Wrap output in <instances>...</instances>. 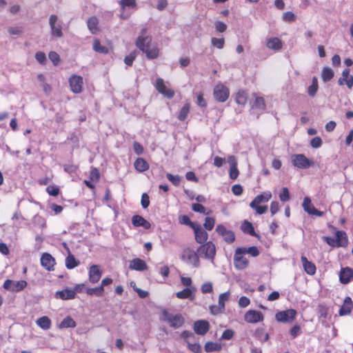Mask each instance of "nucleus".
Wrapping results in <instances>:
<instances>
[{
    "instance_id": "41",
    "label": "nucleus",
    "mask_w": 353,
    "mask_h": 353,
    "mask_svg": "<svg viewBox=\"0 0 353 353\" xmlns=\"http://www.w3.org/2000/svg\"><path fill=\"white\" fill-rule=\"evenodd\" d=\"M86 293L90 296L96 295L97 296H102L104 293V288L100 286L94 288H88Z\"/></svg>"
},
{
    "instance_id": "12",
    "label": "nucleus",
    "mask_w": 353,
    "mask_h": 353,
    "mask_svg": "<svg viewBox=\"0 0 353 353\" xmlns=\"http://www.w3.org/2000/svg\"><path fill=\"white\" fill-rule=\"evenodd\" d=\"M155 87L159 92L163 94L168 99H172L174 95V92L172 90L168 88L165 86L163 80L161 78H158L157 79Z\"/></svg>"
},
{
    "instance_id": "35",
    "label": "nucleus",
    "mask_w": 353,
    "mask_h": 353,
    "mask_svg": "<svg viewBox=\"0 0 353 353\" xmlns=\"http://www.w3.org/2000/svg\"><path fill=\"white\" fill-rule=\"evenodd\" d=\"M204 349L206 352H212L220 351L222 349V346L218 343L208 341L205 344Z\"/></svg>"
},
{
    "instance_id": "25",
    "label": "nucleus",
    "mask_w": 353,
    "mask_h": 353,
    "mask_svg": "<svg viewBox=\"0 0 353 353\" xmlns=\"http://www.w3.org/2000/svg\"><path fill=\"white\" fill-rule=\"evenodd\" d=\"M132 223L134 227H143L145 229H149L151 224L140 215H134L132 218Z\"/></svg>"
},
{
    "instance_id": "36",
    "label": "nucleus",
    "mask_w": 353,
    "mask_h": 353,
    "mask_svg": "<svg viewBox=\"0 0 353 353\" xmlns=\"http://www.w3.org/2000/svg\"><path fill=\"white\" fill-rule=\"evenodd\" d=\"M334 77V71L329 67H325L322 70L321 78L324 82L330 81Z\"/></svg>"
},
{
    "instance_id": "32",
    "label": "nucleus",
    "mask_w": 353,
    "mask_h": 353,
    "mask_svg": "<svg viewBox=\"0 0 353 353\" xmlns=\"http://www.w3.org/2000/svg\"><path fill=\"white\" fill-rule=\"evenodd\" d=\"M248 93L243 90H239L236 94V102L239 104L244 105L248 101Z\"/></svg>"
},
{
    "instance_id": "54",
    "label": "nucleus",
    "mask_w": 353,
    "mask_h": 353,
    "mask_svg": "<svg viewBox=\"0 0 353 353\" xmlns=\"http://www.w3.org/2000/svg\"><path fill=\"white\" fill-rule=\"evenodd\" d=\"M192 209L194 212H199L204 214H208V212H206L205 208L199 203H193L192 205Z\"/></svg>"
},
{
    "instance_id": "55",
    "label": "nucleus",
    "mask_w": 353,
    "mask_h": 353,
    "mask_svg": "<svg viewBox=\"0 0 353 353\" xmlns=\"http://www.w3.org/2000/svg\"><path fill=\"white\" fill-rule=\"evenodd\" d=\"M179 222L181 224L190 225L192 228L196 225V223H192L190 218L186 215L181 216L179 219Z\"/></svg>"
},
{
    "instance_id": "47",
    "label": "nucleus",
    "mask_w": 353,
    "mask_h": 353,
    "mask_svg": "<svg viewBox=\"0 0 353 353\" xmlns=\"http://www.w3.org/2000/svg\"><path fill=\"white\" fill-rule=\"evenodd\" d=\"M167 179L175 186H178L181 182V177L179 175H172L170 173L166 174Z\"/></svg>"
},
{
    "instance_id": "17",
    "label": "nucleus",
    "mask_w": 353,
    "mask_h": 353,
    "mask_svg": "<svg viewBox=\"0 0 353 353\" xmlns=\"http://www.w3.org/2000/svg\"><path fill=\"white\" fill-rule=\"evenodd\" d=\"M71 90L74 93H80L82 90L83 79L80 76L72 75L69 79Z\"/></svg>"
},
{
    "instance_id": "19",
    "label": "nucleus",
    "mask_w": 353,
    "mask_h": 353,
    "mask_svg": "<svg viewBox=\"0 0 353 353\" xmlns=\"http://www.w3.org/2000/svg\"><path fill=\"white\" fill-rule=\"evenodd\" d=\"M272 196V193L270 191L264 192L254 198V199L250 203V207L254 208L256 205L268 202L271 199Z\"/></svg>"
},
{
    "instance_id": "20",
    "label": "nucleus",
    "mask_w": 353,
    "mask_h": 353,
    "mask_svg": "<svg viewBox=\"0 0 353 353\" xmlns=\"http://www.w3.org/2000/svg\"><path fill=\"white\" fill-rule=\"evenodd\" d=\"M195 291L196 288L194 287L185 288L183 290L176 292V296L180 299H189L193 301L195 297Z\"/></svg>"
},
{
    "instance_id": "30",
    "label": "nucleus",
    "mask_w": 353,
    "mask_h": 353,
    "mask_svg": "<svg viewBox=\"0 0 353 353\" xmlns=\"http://www.w3.org/2000/svg\"><path fill=\"white\" fill-rule=\"evenodd\" d=\"M253 97L255 99L252 103V108L253 109H258L262 112L264 111L266 108L264 99L261 97H257L255 94H253Z\"/></svg>"
},
{
    "instance_id": "4",
    "label": "nucleus",
    "mask_w": 353,
    "mask_h": 353,
    "mask_svg": "<svg viewBox=\"0 0 353 353\" xmlns=\"http://www.w3.org/2000/svg\"><path fill=\"white\" fill-rule=\"evenodd\" d=\"M197 253L199 257L203 256L207 259L213 260L216 254L215 245L212 242L208 241L197 249Z\"/></svg>"
},
{
    "instance_id": "59",
    "label": "nucleus",
    "mask_w": 353,
    "mask_h": 353,
    "mask_svg": "<svg viewBox=\"0 0 353 353\" xmlns=\"http://www.w3.org/2000/svg\"><path fill=\"white\" fill-rule=\"evenodd\" d=\"M290 333L293 339L301 334V327L299 325H294L290 330Z\"/></svg>"
},
{
    "instance_id": "28",
    "label": "nucleus",
    "mask_w": 353,
    "mask_h": 353,
    "mask_svg": "<svg viewBox=\"0 0 353 353\" xmlns=\"http://www.w3.org/2000/svg\"><path fill=\"white\" fill-rule=\"evenodd\" d=\"M340 281L342 283L346 284L350 281L353 276V270L350 268H343L340 272Z\"/></svg>"
},
{
    "instance_id": "29",
    "label": "nucleus",
    "mask_w": 353,
    "mask_h": 353,
    "mask_svg": "<svg viewBox=\"0 0 353 353\" xmlns=\"http://www.w3.org/2000/svg\"><path fill=\"white\" fill-rule=\"evenodd\" d=\"M347 243L348 240L346 233L343 231H337L336 233V245L337 247H345Z\"/></svg>"
},
{
    "instance_id": "53",
    "label": "nucleus",
    "mask_w": 353,
    "mask_h": 353,
    "mask_svg": "<svg viewBox=\"0 0 353 353\" xmlns=\"http://www.w3.org/2000/svg\"><path fill=\"white\" fill-rule=\"evenodd\" d=\"M215 220L212 217H206L205 219L204 227L208 230H212L214 226Z\"/></svg>"
},
{
    "instance_id": "33",
    "label": "nucleus",
    "mask_w": 353,
    "mask_h": 353,
    "mask_svg": "<svg viewBox=\"0 0 353 353\" xmlns=\"http://www.w3.org/2000/svg\"><path fill=\"white\" fill-rule=\"evenodd\" d=\"M37 324L41 328L47 330L51 327V321L48 316H44L37 319Z\"/></svg>"
},
{
    "instance_id": "60",
    "label": "nucleus",
    "mask_w": 353,
    "mask_h": 353,
    "mask_svg": "<svg viewBox=\"0 0 353 353\" xmlns=\"http://www.w3.org/2000/svg\"><path fill=\"white\" fill-rule=\"evenodd\" d=\"M135 58H136V52H132L129 55H128L125 57L124 62L127 65L131 66L132 65V63Z\"/></svg>"
},
{
    "instance_id": "57",
    "label": "nucleus",
    "mask_w": 353,
    "mask_h": 353,
    "mask_svg": "<svg viewBox=\"0 0 353 353\" xmlns=\"http://www.w3.org/2000/svg\"><path fill=\"white\" fill-rule=\"evenodd\" d=\"M210 310L211 314L213 315H217L223 313L225 311V308L221 307V305L218 304V305H211L210 307Z\"/></svg>"
},
{
    "instance_id": "40",
    "label": "nucleus",
    "mask_w": 353,
    "mask_h": 353,
    "mask_svg": "<svg viewBox=\"0 0 353 353\" xmlns=\"http://www.w3.org/2000/svg\"><path fill=\"white\" fill-rule=\"evenodd\" d=\"M28 285L25 280L18 281H12V292H20L23 290Z\"/></svg>"
},
{
    "instance_id": "8",
    "label": "nucleus",
    "mask_w": 353,
    "mask_h": 353,
    "mask_svg": "<svg viewBox=\"0 0 353 353\" xmlns=\"http://www.w3.org/2000/svg\"><path fill=\"white\" fill-rule=\"evenodd\" d=\"M296 311L294 309H289L279 312L275 315V319L279 322L290 323L294 320Z\"/></svg>"
},
{
    "instance_id": "24",
    "label": "nucleus",
    "mask_w": 353,
    "mask_h": 353,
    "mask_svg": "<svg viewBox=\"0 0 353 353\" xmlns=\"http://www.w3.org/2000/svg\"><path fill=\"white\" fill-rule=\"evenodd\" d=\"M353 307V303L350 297L347 296L344 299L343 304L341 307L339 314L340 316H345L350 314Z\"/></svg>"
},
{
    "instance_id": "50",
    "label": "nucleus",
    "mask_w": 353,
    "mask_h": 353,
    "mask_svg": "<svg viewBox=\"0 0 353 353\" xmlns=\"http://www.w3.org/2000/svg\"><path fill=\"white\" fill-rule=\"evenodd\" d=\"M211 43L214 47L217 48L218 49H222L223 48L225 41L223 38L217 39L214 37L212 38Z\"/></svg>"
},
{
    "instance_id": "18",
    "label": "nucleus",
    "mask_w": 353,
    "mask_h": 353,
    "mask_svg": "<svg viewBox=\"0 0 353 353\" xmlns=\"http://www.w3.org/2000/svg\"><path fill=\"white\" fill-rule=\"evenodd\" d=\"M210 329V324L205 320H199L194 323V330L199 335L205 334Z\"/></svg>"
},
{
    "instance_id": "37",
    "label": "nucleus",
    "mask_w": 353,
    "mask_h": 353,
    "mask_svg": "<svg viewBox=\"0 0 353 353\" xmlns=\"http://www.w3.org/2000/svg\"><path fill=\"white\" fill-rule=\"evenodd\" d=\"M93 49L95 52L102 54H108V49L105 46H102L100 43V41L97 39H95L93 42Z\"/></svg>"
},
{
    "instance_id": "45",
    "label": "nucleus",
    "mask_w": 353,
    "mask_h": 353,
    "mask_svg": "<svg viewBox=\"0 0 353 353\" xmlns=\"http://www.w3.org/2000/svg\"><path fill=\"white\" fill-rule=\"evenodd\" d=\"M189 111H190V105H189V104L186 103L181 109V111L178 116V119L180 121H184L186 119V117L189 113Z\"/></svg>"
},
{
    "instance_id": "49",
    "label": "nucleus",
    "mask_w": 353,
    "mask_h": 353,
    "mask_svg": "<svg viewBox=\"0 0 353 353\" xmlns=\"http://www.w3.org/2000/svg\"><path fill=\"white\" fill-rule=\"evenodd\" d=\"M99 178H100V174H99V171L98 170V169L95 168H92L90 172V179L92 182L97 183L99 180Z\"/></svg>"
},
{
    "instance_id": "3",
    "label": "nucleus",
    "mask_w": 353,
    "mask_h": 353,
    "mask_svg": "<svg viewBox=\"0 0 353 353\" xmlns=\"http://www.w3.org/2000/svg\"><path fill=\"white\" fill-rule=\"evenodd\" d=\"M181 258L184 262L192 264L195 268L199 266V258L197 251L195 252L190 248H187L183 250Z\"/></svg>"
},
{
    "instance_id": "22",
    "label": "nucleus",
    "mask_w": 353,
    "mask_h": 353,
    "mask_svg": "<svg viewBox=\"0 0 353 353\" xmlns=\"http://www.w3.org/2000/svg\"><path fill=\"white\" fill-rule=\"evenodd\" d=\"M129 268L136 271H143L148 269V265L145 261L136 258L130 261Z\"/></svg>"
},
{
    "instance_id": "1",
    "label": "nucleus",
    "mask_w": 353,
    "mask_h": 353,
    "mask_svg": "<svg viewBox=\"0 0 353 353\" xmlns=\"http://www.w3.org/2000/svg\"><path fill=\"white\" fill-rule=\"evenodd\" d=\"M145 33L146 29H142L141 35L136 41V46L141 51L145 53L147 58L150 59H155L159 55V50L157 48H149V44L150 43L152 39L151 37L146 36Z\"/></svg>"
},
{
    "instance_id": "64",
    "label": "nucleus",
    "mask_w": 353,
    "mask_h": 353,
    "mask_svg": "<svg viewBox=\"0 0 353 353\" xmlns=\"http://www.w3.org/2000/svg\"><path fill=\"white\" fill-rule=\"evenodd\" d=\"M215 29L219 32H223L227 29V26L222 21H216L214 24Z\"/></svg>"
},
{
    "instance_id": "5",
    "label": "nucleus",
    "mask_w": 353,
    "mask_h": 353,
    "mask_svg": "<svg viewBox=\"0 0 353 353\" xmlns=\"http://www.w3.org/2000/svg\"><path fill=\"white\" fill-rule=\"evenodd\" d=\"M245 251L238 248L234 255V265L237 270H244L249 265L248 260L244 256Z\"/></svg>"
},
{
    "instance_id": "62",
    "label": "nucleus",
    "mask_w": 353,
    "mask_h": 353,
    "mask_svg": "<svg viewBox=\"0 0 353 353\" xmlns=\"http://www.w3.org/2000/svg\"><path fill=\"white\" fill-rule=\"evenodd\" d=\"M234 335V332L232 330L228 329L224 330L221 335V339L224 340H230L231 339Z\"/></svg>"
},
{
    "instance_id": "6",
    "label": "nucleus",
    "mask_w": 353,
    "mask_h": 353,
    "mask_svg": "<svg viewBox=\"0 0 353 353\" xmlns=\"http://www.w3.org/2000/svg\"><path fill=\"white\" fill-rule=\"evenodd\" d=\"M213 95L217 101L223 103L229 98L230 91L226 86L220 83L214 88Z\"/></svg>"
},
{
    "instance_id": "34",
    "label": "nucleus",
    "mask_w": 353,
    "mask_h": 353,
    "mask_svg": "<svg viewBox=\"0 0 353 353\" xmlns=\"http://www.w3.org/2000/svg\"><path fill=\"white\" fill-rule=\"evenodd\" d=\"M98 24L99 21L95 17L89 18L87 22L88 28L92 34L97 33L98 30Z\"/></svg>"
},
{
    "instance_id": "27",
    "label": "nucleus",
    "mask_w": 353,
    "mask_h": 353,
    "mask_svg": "<svg viewBox=\"0 0 353 353\" xmlns=\"http://www.w3.org/2000/svg\"><path fill=\"white\" fill-rule=\"evenodd\" d=\"M266 46L272 50H279L282 48L283 43L278 37H271L267 40Z\"/></svg>"
},
{
    "instance_id": "51",
    "label": "nucleus",
    "mask_w": 353,
    "mask_h": 353,
    "mask_svg": "<svg viewBox=\"0 0 353 353\" xmlns=\"http://www.w3.org/2000/svg\"><path fill=\"white\" fill-rule=\"evenodd\" d=\"M279 199L282 202H286L290 200V193L287 188H283L279 194Z\"/></svg>"
},
{
    "instance_id": "44",
    "label": "nucleus",
    "mask_w": 353,
    "mask_h": 353,
    "mask_svg": "<svg viewBox=\"0 0 353 353\" xmlns=\"http://www.w3.org/2000/svg\"><path fill=\"white\" fill-rule=\"evenodd\" d=\"M119 4L123 10H124V9L125 8H132V9L137 8L136 0H121L119 2Z\"/></svg>"
},
{
    "instance_id": "7",
    "label": "nucleus",
    "mask_w": 353,
    "mask_h": 353,
    "mask_svg": "<svg viewBox=\"0 0 353 353\" xmlns=\"http://www.w3.org/2000/svg\"><path fill=\"white\" fill-rule=\"evenodd\" d=\"M51 34L53 37L61 38L63 37L61 23L58 21L56 14H51L49 18Z\"/></svg>"
},
{
    "instance_id": "31",
    "label": "nucleus",
    "mask_w": 353,
    "mask_h": 353,
    "mask_svg": "<svg viewBox=\"0 0 353 353\" xmlns=\"http://www.w3.org/2000/svg\"><path fill=\"white\" fill-rule=\"evenodd\" d=\"M134 168L135 169L140 172H144V171H146L147 170H148L149 168V165L148 163H147V161L143 159V158H138L135 161H134Z\"/></svg>"
},
{
    "instance_id": "56",
    "label": "nucleus",
    "mask_w": 353,
    "mask_h": 353,
    "mask_svg": "<svg viewBox=\"0 0 353 353\" xmlns=\"http://www.w3.org/2000/svg\"><path fill=\"white\" fill-rule=\"evenodd\" d=\"M283 20L285 21L292 22L296 19L295 14L292 12H285L283 14Z\"/></svg>"
},
{
    "instance_id": "61",
    "label": "nucleus",
    "mask_w": 353,
    "mask_h": 353,
    "mask_svg": "<svg viewBox=\"0 0 353 353\" xmlns=\"http://www.w3.org/2000/svg\"><path fill=\"white\" fill-rule=\"evenodd\" d=\"M201 290L203 294L212 292V283L210 282L204 283L201 285Z\"/></svg>"
},
{
    "instance_id": "23",
    "label": "nucleus",
    "mask_w": 353,
    "mask_h": 353,
    "mask_svg": "<svg viewBox=\"0 0 353 353\" xmlns=\"http://www.w3.org/2000/svg\"><path fill=\"white\" fill-rule=\"evenodd\" d=\"M54 296L61 300L73 299L75 298V290L66 288L61 291L57 292Z\"/></svg>"
},
{
    "instance_id": "43",
    "label": "nucleus",
    "mask_w": 353,
    "mask_h": 353,
    "mask_svg": "<svg viewBox=\"0 0 353 353\" xmlns=\"http://www.w3.org/2000/svg\"><path fill=\"white\" fill-rule=\"evenodd\" d=\"M79 263L71 254H69L65 259V266L68 269H73L78 265Z\"/></svg>"
},
{
    "instance_id": "2",
    "label": "nucleus",
    "mask_w": 353,
    "mask_h": 353,
    "mask_svg": "<svg viewBox=\"0 0 353 353\" xmlns=\"http://www.w3.org/2000/svg\"><path fill=\"white\" fill-rule=\"evenodd\" d=\"M162 314L163 316V320L166 321L170 327L174 329L180 327L184 323V319L181 314H172L166 310H163Z\"/></svg>"
},
{
    "instance_id": "21",
    "label": "nucleus",
    "mask_w": 353,
    "mask_h": 353,
    "mask_svg": "<svg viewBox=\"0 0 353 353\" xmlns=\"http://www.w3.org/2000/svg\"><path fill=\"white\" fill-rule=\"evenodd\" d=\"M41 263L47 270L51 271L53 270L55 260L50 254L44 253L41 258Z\"/></svg>"
},
{
    "instance_id": "10",
    "label": "nucleus",
    "mask_w": 353,
    "mask_h": 353,
    "mask_svg": "<svg viewBox=\"0 0 353 353\" xmlns=\"http://www.w3.org/2000/svg\"><path fill=\"white\" fill-rule=\"evenodd\" d=\"M339 85H346L349 89L353 87V76L350 74V70L345 68L343 70L341 77L338 80Z\"/></svg>"
},
{
    "instance_id": "39",
    "label": "nucleus",
    "mask_w": 353,
    "mask_h": 353,
    "mask_svg": "<svg viewBox=\"0 0 353 353\" xmlns=\"http://www.w3.org/2000/svg\"><path fill=\"white\" fill-rule=\"evenodd\" d=\"M242 230L252 236H257V234L254 232V229L251 223L245 221L241 226Z\"/></svg>"
},
{
    "instance_id": "9",
    "label": "nucleus",
    "mask_w": 353,
    "mask_h": 353,
    "mask_svg": "<svg viewBox=\"0 0 353 353\" xmlns=\"http://www.w3.org/2000/svg\"><path fill=\"white\" fill-rule=\"evenodd\" d=\"M216 232L221 236L228 243H232L235 240L234 233L232 230H227L223 225H218L216 228Z\"/></svg>"
},
{
    "instance_id": "14",
    "label": "nucleus",
    "mask_w": 353,
    "mask_h": 353,
    "mask_svg": "<svg viewBox=\"0 0 353 353\" xmlns=\"http://www.w3.org/2000/svg\"><path fill=\"white\" fill-rule=\"evenodd\" d=\"M292 163L299 168H307L311 165L310 161L303 154H296L292 158Z\"/></svg>"
},
{
    "instance_id": "26",
    "label": "nucleus",
    "mask_w": 353,
    "mask_h": 353,
    "mask_svg": "<svg viewBox=\"0 0 353 353\" xmlns=\"http://www.w3.org/2000/svg\"><path fill=\"white\" fill-rule=\"evenodd\" d=\"M301 261L306 273L310 275H314L316 270L315 265L309 261L305 256H301Z\"/></svg>"
},
{
    "instance_id": "38",
    "label": "nucleus",
    "mask_w": 353,
    "mask_h": 353,
    "mask_svg": "<svg viewBox=\"0 0 353 353\" xmlns=\"http://www.w3.org/2000/svg\"><path fill=\"white\" fill-rule=\"evenodd\" d=\"M74 327H76V322L70 316L65 317L59 325L61 329Z\"/></svg>"
},
{
    "instance_id": "46",
    "label": "nucleus",
    "mask_w": 353,
    "mask_h": 353,
    "mask_svg": "<svg viewBox=\"0 0 353 353\" xmlns=\"http://www.w3.org/2000/svg\"><path fill=\"white\" fill-rule=\"evenodd\" d=\"M230 292H226L221 294L219 296V301H218L219 305H221V307L225 308V303L230 299Z\"/></svg>"
},
{
    "instance_id": "13",
    "label": "nucleus",
    "mask_w": 353,
    "mask_h": 353,
    "mask_svg": "<svg viewBox=\"0 0 353 353\" xmlns=\"http://www.w3.org/2000/svg\"><path fill=\"white\" fill-rule=\"evenodd\" d=\"M245 321L250 323H256L263 320V315L259 311L249 310L244 316Z\"/></svg>"
},
{
    "instance_id": "48",
    "label": "nucleus",
    "mask_w": 353,
    "mask_h": 353,
    "mask_svg": "<svg viewBox=\"0 0 353 353\" xmlns=\"http://www.w3.org/2000/svg\"><path fill=\"white\" fill-rule=\"evenodd\" d=\"M245 251V254H249L251 256L256 257L259 255V250L256 246L250 247L248 248H241Z\"/></svg>"
},
{
    "instance_id": "15",
    "label": "nucleus",
    "mask_w": 353,
    "mask_h": 353,
    "mask_svg": "<svg viewBox=\"0 0 353 353\" xmlns=\"http://www.w3.org/2000/svg\"><path fill=\"white\" fill-rule=\"evenodd\" d=\"M194 230L195 240L199 243H204L208 240V234L199 224H196L192 228Z\"/></svg>"
},
{
    "instance_id": "42",
    "label": "nucleus",
    "mask_w": 353,
    "mask_h": 353,
    "mask_svg": "<svg viewBox=\"0 0 353 353\" xmlns=\"http://www.w3.org/2000/svg\"><path fill=\"white\" fill-rule=\"evenodd\" d=\"M318 88L319 86L317 79L316 77H313L312 85H310L307 88L308 94L310 97H314L318 90Z\"/></svg>"
},
{
    "instance_id": "16",
    "label": "nucleus",
    "mask_w": 353,
    "mask_h": 353,
    "mask_svg": "<svg viewBox=\"0 0 353 353\" xmlns=\"http://www.w3.org/2000/svg\"><path fill=\"white\" fill-rule=\"evenodd\" d=\"M89 281L91 283L94 284L97 283L102 275V270L100 269L99 265H92L89 269Z\"/></svg>"
},
{
    "instance_id": "11",
    "label": "nucleus",
    "mask_w": 353,
    "mask_h": 353,
    "mask_svg": "<svg viewBox=\"0 0 353 353\" xmlns=\"http://www.w3.org/2000/svg\"><path fill=\"white\" fill-rule=\"evenodd\" d=\"M302 206L304 210L310 215L322 216L324 214L323 212L318 210L312 205L311 199L308 196L304 198Z\"/></svg>"
},
{
    "instance_id": "58",
    "label": "nucleus",
    "mask_w": 353,
    "mask_h": 353,
    "mask_svg": "<svg viewBox=\"0 0 353 353\" xmlns=\"http://www.w3.org/2000/svg\"><path fill=\"white\" fill-rule=\"evenodd\" d=\"M49 59L54 65H57L60 62L59 55L54 51H52L49 53Z\"/></svg>"
},
{
    "instance_id": "52",
    "label": "nucleus",
    "mask_w": 353,
    "mask_h": 353,
    "mask_svg": "<svg viewBox=\"0 0 353 353\" xmlns=\"http://www.w3.org/2000/svg\"><path fill=\"white\" fill-rule=\"evenodd\" d=\"M188 347L190 350H191L194 353H202V348L200 344L199 343H190L187 341Z\"/></svg>"
},
{
    "instance_id": "63",
    "label": "nucleus",
    "mask_w": 353,
    "mask_h": 353,
    "mask_svg": "<svg viewBox=\"0 0 353 353\" xmlns=\"http://www.w3.org/2000/svg\"><path fill=\"white\" fill-rule=\"evenodd\" d=\"M310 145L314 148H318L322 145V140L319 137H315L312 139L310 141Z\"/></svg>"
}]
</instances>
